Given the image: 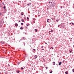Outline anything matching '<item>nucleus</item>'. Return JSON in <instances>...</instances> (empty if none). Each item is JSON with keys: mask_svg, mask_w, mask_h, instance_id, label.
I'll list each match as a JSON object with an SVG mask.
<instances>
[{"mask_svg": "<svg viewBox=\"0 0 74 74\" xmlns=\"http://www.w3.org/2000/svg\"><path fill=\"white\" fill-rule=\"evenodd\" d=\"M3 23H4V21L2 22L0 21V27H1V26H3Z\"/></svg>", "mask_w": 74, "mask_h": 74, "instance_id": "nucleus-1", "label": "nucleus"}, {"mask_svg": "<svg viewBox=\"0 0 74 74\" xmlns=\"http://www.w3.org/2000/svg\"><path fill=\"white\" fill-rule=\"evenodd\" d=\"M34 59H37V56L35 55L34 56Z\"/></svg>", "mask_w": 74, "mask_h": 74, "instance_id": "nucleus-2", "label": "nucleus"}, {"mask_svg": "<svg viewBox=\"0 0 74 74\" xmlns=\"http://www.w3.org/2000/svg\"><path fill=\"white\" fill-rule=\"evenodd\" d=\"M62 62H59V63L58 65H59V66L61 65V64H62Z\"/></svg>", "mask_w": 74, "mask_h": 74, "instance_id": "nucleus-3", "label": "nucleus"}, {"mask_svg": "<svg viewBox=\"0 0 74 74\" xmlns=\"http://www.w3.org/2000/svg\"><path fill=\"white\" fill-rule=\"evenodd\" d=\"M15 25L16 26V27L18 26V24L17 23H15Z\"/></svg>", "mask_w": 74, "mask_h": 74, "instance_id": "nucleus-4", "label": "nucleus"}, {"mask_svg": "<svg viewBox=\"0 0 74 74\" xmlns=\"http://www.w3.org/2000/svg\"><path fill=\"white\" fill-rule=\"evenodd\" d=\"M53 64L54 66H55V62H53Z\"/></svg>", "mask_w": 74, "mask_h": 74, "instance_id": "nucleus-5", "label": "nucleus"}, {"mask_svg": "<svg viewBox=\"0 0 74 74\" xmlns=\"http://www.w3.org/2000/svg\"><path fill=\"white\" fill-rule=\"evenodd\" d=\"M35 31L36 32H38V30L36 29H35Z\"/></svg>", "mask_w": 74, "mask_h": 74, "instance_id": "nucleus-6", "label": "nucleus"}, {"mask_svg": "<svg viewBox=\"0 0 74 74\" xmlns=\"http://www.w3.org/2000/svg\"><path fill=\"white\" fill-rule=\"evenodd\" d=\"M49 19H49V18L47 20V22H49Z\"/></svg>", "mask_w": 74, "mask_h": 74, "instance_id": "nucleus-7", "label": "nucleus"}, {"mask_svg": "<svg viewBox=\"0 0 74 74\" xmlns=\"http://www.w3.org/2000/svg\"><path fill=\"white\" fill-rule=\"evenodd\" d=\"M21 30H23V27H22L20 28Z\"/></svg>", "mask_w": 74, "mask_h": 74, "instance_id": "nucleus-8", "label": "nucleus"}, {"mask_svg": "<svg viewBox=\"0 0 74 74\" xmlns=\"http://www.w3.org/2000/svg\"><path fill=\"white\" fill-rule=\"evenodd\" d=\"M1 44H4V42H1Z\"/></svg>", "mask_w": 74, "mask_h": 74, "instance_id": "nucleus-9", "label": "nucleus"}, {"mask_svg": "<svg viewBox=\"0 0 74 74\" xmlns=\"http://www.w3.org/2000/svg\"><path fill=\"white\" fill-rule=\"evenodd\" d=\"M16 72L17 73H19V71H16Z\"/></svg>", "mask_w": 74, "mask_h": 74, "instance_id": "nucleus-10", "label": "nucleus"}, {"mask_svg": "<svg viewBox=\"0 0 74 74\" xmlns=\"http://www.w3.org/2000/svg\"><path fill=\"white\" fill-rule=\"evenodd\" d=\"M65 73L66 74H68V72H65Z\"/></svg>", "mask_w": 74, "mask_h": 74, "instance_id": "nucleus-11", "label": "nucleus"}, {"mask_svg": "<svg viewBox=\"0 0 74 74\" xmlns=\"http://www.w3.org/2000/svg\"><path fill=\"white\" fill-rule=\"evenodd\" d=\"M21 70H23L24 69H23V68L21 67Z\"/></svg>", "mask_w": 74, "mask_h": 74, "instance_id": "nucleus-12", "label": "nucleus"}, {"mask_svg": "<svg viewBox=\"0 0 74 74\" xmlns=\"http://www.w3.org/2000/svg\"><path fill=\"white\" fill-rule=\"evenodd\" d=\"M52 73V71H51V72H50V73Z\"/></svg>", "mask_w": 74, "mask_h": 74, "instance_id": "nucleus-13", "label": "nucleus"}, {"mask_svg": "<svg viewBox=\"0 0 74 74\" xmlns=\"http://www.w3.org/2000/svg\"><path fill=\"white\" fill-rule=\"evenodd\" d=\"M21 15H23V12H22L21 13Z\"/></svg>", "mask_w": 74, "mask_h": 74, "instance_id": "nucleus-14", "label": "nucleus"}, {"mask_svg": "<svg viewBox=\"0 0 74 74\" xmlns=\"http://www.w3.org/2000/svg\"><path fill=\"white\" fill-rule=\"evenodd\" d=\"M21 21H22V22H24V20L23 19H22L21 20Z\"/></svg>", "mask_w": 74, "mask_h": 74, "instance_id": "nucleus-15", "label": "nucleus"}, {"mask_svg": "<svg viewBox=\"0 0 74 74\" xmlns=\"http://www.w3.org/2000/svg\"><path fill=\"white\" fill-rule=\"evenodd\" d=\"M5 6H4L3 7V9H5Z\"/></svg>", "mask_w": 74, "mask_h": 74, "instance_id": "nucleus-16", "label": "nucleus"}, {"mask_svg": "<svg viewBox=\"0 0 74 74\" xmlns=\"http://www.w3.org/2000/svg\"><path fill=\"white\" fill-rule=\"evenodd\" d=\"M1 15H2V14H1V12H0V15H1Z\"/></svg>", "mask_w": 74, "mask_h": 74, "instance_id": "nucleus-17", "label": "nucleus"}, {"mask_svg": "<svg viewBox=\"0 0 74 74\" xmlns=\"http://www.w3.org/2000/svg\"><path fill=\"white\" fill-rule=\"evenodd\" d=\"M21 25H23V23H21Z\"/></svg>", "mask_w": 74, "mask_h": 74, "instance_id": "nucleus-18", "label": "nucleus"}, {"mask_svg": "<svg viewBox=\"0 0 74 74\" xmlns=\"http://www.w3.org/2000/svg\"><path fill=\"white\" fill-rule=\"evenodd\" d=\"M27 19L28 20H29V17H27Z\"/></svg>", "mask_w": 74, "mask_h": 74, "instance_id": "nucleus-19", "label": "nucleus"}, {"mask_svg": "<svg viewBox=\"0 0 74 74\" xmlns=\"http://www.w3.org/2000/svg\"><path fill=\"white\" fill-rule=\"evenodd\" d=\"M43 47H44V46H42L41 47V48H43Z\"/></svg>", "mask_w": 74, "mask_h": 74, "instance_id": "nucleus-20", "label": "nucleus"}, {"mask_svg": "<svg viewBox=\"0 0 74 74\" xmlns=\"http://www.w3.org/2000/svg\"><path fill=\"white\" fill-rule=\"evenodd\" d=\"M72 71H73V73H74V69H73L72 70Z\"/></svg>", "mask_w": 74, "mask_h": 74, "instance_id": "nucleus-21", "label": "nucleus"}, {"mask_svg": "<svg viewBox=\"0 0 74 74\" xmlns=\"http://www.w3.org/2000/svg\"><path fill=\"white\" fill-rule=\"evenodd\" d=\"M56 22H58L59 21V20H56Z\"/></svg>", "mask_w": 74, "mask_h": 74, "instance_id": "nucleus-22", "label": "nucleus"}, {"mask_svg": "<svg viewBox=\"0 0 74 74\" xmlns=\"http://www.w3.org/2000/svg\"><path fill=\"white\" fill-rule=\"evenodd\" d=\"M23 44L24 45H25V42L23 43Z\"/></svg>", "mask_w": 74, "mask_h": 74, "instance_id": "nucleus-23", "label": "nucleus"}, {"mask_svg": "<svg viewBox=\"0 0 74 74\" xmlns=\"http://www.w3.org/2000/svg\"><path fill=\"white\" fill-rule=\"evenodd\" d=\"M72 24L73 25H74V23H72Z\"/></svg>", "mask_w": 74, "mask_h": 74, "instance_id": "nucleus-24", "label": "nucleus"}, {"mask_svg": "<svg viewBox=\"0 0 74 74\" xmlns=\"http://www.w3.org/2000/svg\"><path fill=\"white\" fill-rule=\"evenodd\" d=\"M59 26H60V25H58V27H59Z\"/></svg>", "mask_w": 74, "mask_h": 74, "instance_id": "nucleus-25", "label": "nucleus"}, {"mask_svg": "<svg viewBox=\"0 0 74 74\" xmlns=\"http://www.w3.org/2000/svg\"><path fill=\"white\" fill-rule=\"evenodd\" d=\"M53 30H51V32H53Z\"/></svg>", "mask_w": 74, "mask_h": 74, "instance_id": "nucleus-26", "label": "nucleus"}, {"mask_svg": "<svg viewBox=\"0 0 74 74\" xmlns=\"http://www.w3.org/2000/svg\"><path fill=\"white\" fill-rule=\"evenodd\" d=\"M23 40H24V39L25 38V37H23Z\"/></svg>", "mask_w": 74, "mask_h": 74, "instance_id": "nucleus-27", "label": "nucleus"}, {"mask_svg": "<svg viewBox=\"0 0 74 74\" xmlns=\"http://www.w3.org/2000/svg\"><path fill=\"white\" fill-rule=\"evenodd\" d=\"M33 51H36V49H33Z\"/></svg>", "mask_w": 74, "mask_h": 74, "instance_id": "nucleus-28", "label": "nucleus"}, {"mask_svg": "<svg viewBox=\"0 0 74 74\" xmlns=\"http://www.w3.org/2000/svg\"><path fill=\"white\" fill-rule=\"evenodd\" d=\"M3 5H4V3H2Z\"/></svg>", "mask_w": 74, "mask_h": 74, "instance_id": "nucleus-29", "label": "nucleus"}, {"mask_svg": "<svg viewBox=\"0 0 74 74\" xmlns=\"http://www.w3.org/2000/svg\"><path fill=\"white\" fill-rule=\"evenodd\" d=\"M61 8L62 9V8H63L62 7V6H61Z\"/></svg>", "mask_w": 74, "mask_h": 74, "instance_id": "nucleus-30", "label": "nucleus"}, {"mask_svg": "<svg viewBox=\"0 0 74 74\" xmlns=\"http://www.w3.org/2000/svg\"><path fill=\"white\" fill-rule=\"evenodd\" d=\"M27 5H28V6L29 5V3H28L27 4Z\"/></svg>", "mask_w": 74, "mask_h": 74, "instance_id": "nucleus-31", "label": "nucleus"}, {"mask_svg": "<svg viewBox=\"0 0 74 74\" xmlns=\"http://www.w3.org/2000/svg\"><path fill=\"white\" fill-rule=\"evenodd\" d=\"M29 24L27 25V26H29Z\"/></svg>", "mask_w": 74, "mask_h": 74, "instance_id": "nucleus-32", "label": "nucleus"}, {"mask_svg": "<svg viewBox=\"0 0 74 74\" xmlns=\"http://www.w3.org/2000/svg\"><path fill=\"white\" fill-rule=\"evenodd\" d=\"M8 66H10V65L9 64H8Z\"/></svg>", "mask_w": 74, "mask_h": 74, "instance_id": "nucleus-33", "label": "nucleus"}, {"mask_svg": "<svg viewBox=\"0 0 74 74\" xmlns=\"http://www.w3.org/2000/svg\"><path fill=\"white\" fill-rule=\"evenodd\" d=\"M49 4H50V3H51V2H50V1H49Z\"/></svg>", "mask_w": 74, "mask_h": 74, "instance_id": "nucleus-34", "label": "nucleus"}, {"mask_svg": "<svg viewBox=\"0 0 74 74\" xmlns=\"http://www.w3.org/2000/svg\"><path fill=\"white\" fill-rule=\"evenodd\" d=\"M38 16H40V15H38Z\"/></svg>", "mask_w": 74, "mask_h": 74, "instance_id": "nucleus-35", "label": "nucleus"}, {"mask_svg": "<svg viewBox=\"0 0 74 74\" xmlns=\"http://www.w3.org/2000/svg\"><path fill=\"white\" fill-rule=\"evenodd\" d=\"M46 69H48V67H46Z\"/></svg>", "mask_w": 74, "mask_h": 74, "instance_id": "nucleus-36", "label": "nucleus"}, {"mask_svg": "<svg viewBox=\"0 0 74 74\" xmlns=\"http://www.w3.org/2000/svg\"><path fill=\"white\" fill-rule=\"evenodd\" d=\"M18 22H20V20L18 21Z\"/></svg>", "mask_w": 74, "mask_h": 74, "instance_id": "nucleus-37", "label": "nucleus"}, {"mask_svg": "<svg viewBox=\"0 0 74 74\" xmlns=\"http://www.w3.org/2000/svg\"><path fill=\"white\" fill-rule=\"evenodd\" d=\"M45 44H47V42H46V43H45Z\"/></svg>", "mask_w": 74, "mask_h": 74, "instance_id": "nucleus-38", "label": "nucleus"}, {"mask_svg": "<svg viewBox=\"0 0 74 74\" xmlns=\"http://www.w3.org/2000/svg\"><path fill=\"white\" fill-rule=\"evenodd\" d=\"M51 48H52V49H53V47H52Z\"/></svg>", "mask_w": 74, "mask_h": 74, "instance_id": "nucleus-39", "label": "nucleus"}, {"mask_svg": "<svg viewBox=\"0 0 74 74\" xmlns=\"http://www.w3.org/2000/svg\"><path fill=\"white\" fill-rule=\"evenodd\" d=\"M21 40V41H22V39H21V40Z\"/></svg>", "mask_w": 74, "mask_h": 74, "instance_id": "nucleus-40", "label": "nucleus"}, {"mask_svg": "<svg viewBox=\"0 0 74 74\" xmlns=\"http://www.w3.org/2000/svg\"><path fill=\"white\" fill-rule=\"evenodd\" d=\"M29 4H31V3H30Z\"/></svg>", "mask_w": 74, "mask_h": 74, "instance_id": "nucleus-41", "label": "nucleus"}, {"mask_svg": "<svg viewBox=\"0 0 74 74\" xmlns=\"http://www.w3.org/2000/svg\"><path fill=\"white\" fill-rule=\"evenodd\" d=\"M49 33H50V32H51L50 31H49Z\"/></svg>", "mask_w": 74, "mask_h": 74, "instance_id": "nucleus-42", "label": "nucleus"}, {"mask_svg": "<svg viewBox=\"0 0 74 74\" xmlns=\"http://www.w3.org/2000/svg\"><path fill=\"white\" fill-rule=\"evenodd\" d=\"M42 51H43L44 49H42Z\"/></svg>", "mask_w": 74, "mask_h": 74, "instance_id": "nucleus-43", "label": "nucleus"}, {"mask_svg": "<svg viewBox=\"0 0 74 74\" xmlns=\"http://www.w3.org/2000/svg\"><path fill=\"white\" fill-rule=\"evenodd\" d=\"M70 52H71V51H70Z\"/></svg>", "mask_w": 74, "mask_h": 74, "instance_id": "nucleus-44", "label": "nucleus"}, {"mask_svg": "<svg viewBox=\"0 0 74 74\" xmlns=\"http://www.w3.org/2000/svg\"><path fill=\"white\" fill-rule=\"evenodd\" d=\"M34 20H35V18H34Z\"/></svg>", "mask_w": 74, "mask_h": 74, "instance_id": "nucleus-45", "label": "nucleus"}, {"mask_svg": "<svg viewBox=\"0 0 74 74\" xmlns=\"http://www.w3.org/2000/svg\"><path fill=\"white\" fill-rule=\"evenodd\" d=\"M25 34H26V33H25Z\"/></svg>", "mask_w": 74, "mask_h": 74, "instance_id": "nucleus-46", "label": "nucleus"}, {"mask_svg": "<svg viewBox=\"0 0 74 74\" xmlns=\"http://www.w3.org/2000/svg\"><path fill=\"white\" fill-rule=\"evenodd\" d=\"M0 74H1V73H0Z\"/></svg>", "mask_w": 74, "mask_h": 74, "instance_id": "nucleus-47", "label": "nucleus"}, {"mask_svg": "<svg viewBox=\"0 0 74 74\" xmlns=\"http://www.w3.org/2000/svg\"><path fill=\"white\" fill-rule=\"evenodd\" d=\"M70 24H71V23H70Z\"/></svg>", "mask_w": 74, "mask_h": 74, "instance_id": "nucleus-48", "label": "nucleus"}, {"mask_svg": "<svg viewBox=\"0 0 74 74\" xmlns=\"http://www.w3.org/2000/svg\"><path fill=\"white\" fill-rule=\"evenodd\" d=\"M34 52V51H33V52Z\"/></svg>", "mask_w": 74, "mask_h": 74, "instance_id": "nucleus-49", "label": "nucleus"}, {"mask_svg": "<svg viewBox=\"0 0 74 74\" xmlns=\"http://www.w3.org/2000/svg\"><path fill=\"white\" fill-rule=\"evenodd\" d=\"M56 65H58V64H57Z\"/></svg>", "mask_w": 74, "mask_h": 74, "instance_id": "nucleus-50", "label": "nucleus"}, {"mask_svg": "<svg viewBox=\"0 0 74 74\" xmlns=\"http://www.w3.org/2000/svg\"><path fill=\"white\" fill-rule=\"evenodd\" d=\"M54 6H55V4H54Z\"/></svg>", "mask_w": 74, "mask_h": 74, "instance_id": "nucleus-51", "label": "nucleus"}]
</instances>
